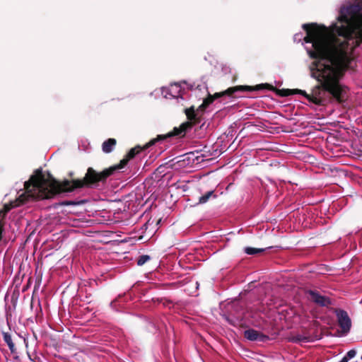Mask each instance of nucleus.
<instances>
[{
  "label": "nucleus",
  "mask_w": 362,
  "mask_h": 362,
  "mask_svg": "<svg viewBox=\"0 0 362 362\" xmlns=\"http://www.w3.org/2000/svg\"><path fill=\"white\" fill-rule=\"evenodd\" d=\"M356 355V351L354 349L349 351L346 354L339 362H348L349 360L354 358Z\"/></svg>",
  "instance_id": "10"
},
{
  "label": "nucleus",
  "mask_w": 362,
  "mask_h": 362,
  "mask_svg": "<svg viewBox=\"0 0 362 362\" xmlns=\"http://www.w3.org/2000/svg\"><path fill=\"white\" fill-rule=\"evenodd\" d=\"M244 336L246 339L250 341H265L268 339L266 335L254 329H247L245 331Z\"/></svg>",
  "instance_id": "6"
},
{
  "label": "nucleus",
  "mask_w": 362,
  "mask_h": 362,
  "mask_svg": "<svg viewBox=\"0 0 362 362\" xmlns=\"http://www.w3.org/2000/svg\"><path fill=\"white\" fill-rule=\"evenodd\" d=\"M330 33L346 44L355 41L354 48L362 41V0H356L354 4L343 6L337 21L329 27Z\"/></svg>",
  "instance_id": "2"
},
{
  "label": "nucleus",
  "mask_w": 362,
  "mask_h": 362,
  "mask_svg": "<svg viewBox=\"0 0 362 362\" xmlns=\"http://www.w3.org/2000/svg\"><path fill=\"white\" fill-rule=\"evenodd\" d=\"M306 340V338L302 337H298L296 339H293L294 341H305Z\"/></svg>",
  "instance_id": "15"
},
{
  "label": "nucleus",
  "mask_w": 362,
  "mask_h": 362,
  "mask_svg": "<svg viewBox=\"0 0 362 362\" xmlns=\"http://www.w3.org/2000/svg\"><path fill=\"white\" fill-rule=\"evenodd\" d=\"M186 115L189 119H193L194 118V110L193 107H191L189 109L185 110Z\"/></svg>",
  "instance_id": "14"
},
{
  "label": "nucleus",
  "mask_w": 362,
  "mask_h": 362,
  "mask_svg": "<svg viewBox=\"0 0 362 362\" xmlns=\"http://www.w3.org/2000/svg\"><path fill=\"white\" fill-rule=\"evenodd\" d=\"M4 340L7 344V345H8L9 349L11 350V352H14V351H15V345L13 343V341H12V339H11V336L8 333L4 332Z\"/></svg>",
  "instance_id": "9"
},
{
  "label": "nucleus",
  "mask_w": 362,
  "mask_h": 362,
  "mask_svg": "<svg viewBox=\"0 0 362 362\" xmlns=\"http://www.w3.org/2000/svg\"><path fill=\"white\" fill-rule=\"evenodd\" d=\"M149 259H150L149 256L142 255V256L139 257V258L137 261V264L139 266H141V265L144 264Z\"/></svg>",
  "instance_id": "13"
},
{
  "label": "nucleus",
  "mask_w": 362,
  "mask_h": 362,
  "mask_svg": "<svg viewBox=\"0 0 362 362\" xmlns=\"http://www.w3.org/2000/svg\"><path fill=\"white\" fill-rule=\"evenodd\" d=\"M306 32L304 37L305 47L309 56L313 59L310 64V76L320 83L308 94L305 91L296 89L293 91L305 96L309 101L322 104L326 91L331 93L338 101L347 97V89L340 83L344 69L349 66L353 57L355 41L346 44L330 33L325 25L315 23L303 24Z\"/></svg>",
  "instance_id": "1"
},
{
  "label": "nucleus",
  "mask_w": 362,
  "mask_h": 362,
  "mask_svg": "<svg viewBox=\"0 0 362 362\" xmlns=\"http://www.w3.org/2000/svg\"><path fill=\"white\" fill-rule=\"evenodd\" d=\"M187 126V124H184L182 125V127L185 129Z\"/></svg>",
  "instance_id": "16"
},
{
  "label": "nucleus",
  "mask_w": 362,
  "mask_h": 362,
  "mask_svg": "<svg viewBox=\"0 0 362 362\" xmlns=\"http://www.w3.org/2000/svg\"><path fill=\"white\" fill-rule=\"evenodd\" d=\"M115 144L116 140L115 139H109L103 144V151L105 153H110L112 151Z\"/></svg>",
  "instance_id": "8"
},
{
  "label": "nucleus",
  "mask_w": 362,
  "mask_h": 362,
  "mask_svg": "<svg viewBox=\"0 0 362 362\" xmlns=\"http://www.w3.org/2000/svg\"><path fill=\"white\" fill-rule=\"evenodd\" d=\"M309 299L322 306H326L329 303L328 298L320 296L318 293L313 291L308 292Z\"/></svg>",
  "instance_id": "7"
},
{
  "label": "nucleus",
  "mask_w": 362,
  "mask_h": 362,
  "mask_svg": "<svg viewBox=\"0 0 362 362\" xmlns=\"http://www.w3.org/2000/svg\"><path fill=\"white\" fill-rule=\"evenodd\" d=\"M262 251H264V249H257V248L250 247L245 248V252L247 255H255V254L262 252Z\"/></svg>",
  "instance_id": "12"
},
{
  "label": "nucleus",
  "mask_w": 362,
  "mask_h": 362,
  "mask_svg": "<svg viewBox=\"0 0 362 362\" xmlns=\"http://www.w3.org/2000/svg\"><path fill=\"white\" fill-rule=\"evenodd\" d=\"M339 325L341 328V332L343 335H346L351 329V321L347 313L342 310H337L335 311Z\"/></svg>",
  "instance_id": "4"
},
{
  "label": "nucleus",
  "mask_w": 362,
  "mask_h": 362,
  "mask_svg": "<svg viewBox=\"0 0 362 362\" xmlns=\"http://www.w3.org/2000/svg\"><path fill=\"white\" fill-rule=\"evenodd\" d=\"M297 36H298L297 35H296L294 36V40H297Z\"/></svg>",
  "instance_id": "17"
},
{
  "label": "nucleus",
  "mask_w": 362,
  "mask_h": 362,
  "mask_svg": "<svg viewBox=\"0 0 362 362\" xmlns=\"http://www.w3.org/2000/svg\"><path fill=\"white\" fill-rule=\"evenodd\" d=\"M211 196L216 197V195L214 194V191L206 192L204 195L199 197V204H202L206 203Z\"/></svg>",
  "instance_id": "11"
},
{
  "label": "nucleus",
  "mask_w": 362,
  "mask_h": 362,
  "mask_svg": "<svg viewBox=\"0 0 362 362\" xmlns=\"http://www.w3.org/2000/svg\"><path fill=\"white\" fill-rule=\"evenodd\" d=\"M264 86L263 84L262 85H258V86H256L255 87H252V86H235V87H232V88H229L228 89H227L226 90L223 91V92H221V93H216L214 94V95L211 96V95H209L207 98H206L202 104L200 105L199 107H206V106H208L209 104H211L214 98H219L222 95H230L238 91H251V90H259L260 89V88Z\"/></svg>",
  "instance_id": "3"
},
{
  "label": "nucleus",
  "mask_w": 362,
  "mask_h": 362,
  "mask_svg": "<svg viewBox=\"0 0 362 362\" xmlns=\"http://www.w3.org/2000/svg\"><path fill=\"white\" fill-rule=\"evenodd\" d=\"M182 88L179 83L171 84L168 88L162 89V94L166 98H178L181 96Z\"/></svg>",
  "instance_id": "5"
}]
</instances>
